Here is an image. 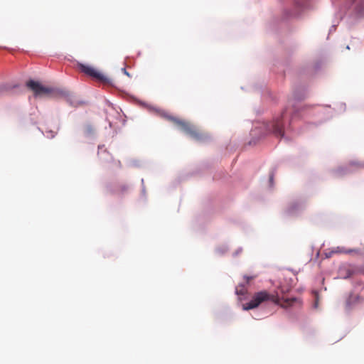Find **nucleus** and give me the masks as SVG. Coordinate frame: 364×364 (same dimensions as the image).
<instances>
[{"instance_id":"nucleus-1","label":"nucleus","mask_w":364,"mask_h":364,"mask_svg":"<svg viewBox=\"0 0 364 364\" xmlns=\"http://www.w3.org/2000/svg\"><path fill=\"white\" fill-rule=\"evenodd\" d=\"M266 301H272L275 304L280 305L283 308H287L291 306L296 301V299L294 297L280 298L277 292L275 294H271L267 291H261L255 293L249 302L243 304L242 309L247 311L255 309Z\"/></svg>"},{"instance_id":"nucleus-2","label":"nucleus","mask_w":364,"mask_h":364,"mask_svg":"<svg viewBox=\"0 0 364 364\" xmlns=\"http://www.w3.org/2000/svg\"><path fill=\"white\" fill-rule=\"evenodd\" d=\"M162 116L168 121L173 122L183 132L188 134L195 140L201 141L206 138L205 134L200 132L193 125L189 122L175 118L166 113H163Z\"/></svg>"},{"instance_id":"nucleus-3","label":"nucleus","mask_w":364,"mask_h":364,"mask_svg":"<svg viewBox=\"0 0 364 364\" xmlns=\"http://www.w3.org/2000/svg\"><path fill=\"white\" fill-rule=\"evenodd\" d=\"M77 66L80 70L85 73L86 75L105 83L108 82V79L103 74L95 70L93 67L80 63H78Z\"/></svg>"},{"instance_id":"nucleus-4","label":"nucleus","mask_w":364,"mask_h":364,"mask_svg":"<svg viewBox=\"0 0 364 364\" xmlns=\"http://www.w3.org/2000/svg\"><path fill=\"white\" fill-rule=\"evenodd\" d=\"M26 85L33 92L35 97L48 96L53 92L52 88L45 87L38 82H36L34 80L28 81Z\"/></svg>"},{"instance_id":"nucleus-5","label":"nucleus","mask_w":364,"mask_h":364,"mask_svg":"<svg viewBox=\"0 0 364 364\" xmlns=\"http://www.w3.org/2000/svg\"><path fill=\"white\" fill-rule=\"evenodd\" d=\"M284 114V113L282 114L281 118L277 119L272 123V131L274 135L278 137H282L284 136V125L282 122Z\"/></svg>"},{"instance_id":"nucleus-6","label":"nucleus","mask_w":364,"mask_h":364,"mask_svg":"<svg viewBox=\"0 0 364 364\" xmlns=\"http://www.w3.org/2000/svg\"><path fill=\"white\" fill-rule=\"evenodd\" d=\"M363 299L358 294H351L348 297L346 301V309L349 311L352 309L355 305L361 303Z\"/></svg>"},{"instance_id":"nucleus-7","label":"nucleus","mask_w":364,"mask_h":364,"mask_svg":"<svg viewBox=\"0 0 364 364\" xmlns=\"http://www.w3.org/2000/svg\"><path fill=\"white\" fill-rule=\"evenodd\" d=\"M355 273L354 269L350 265H344L339 269V275L343 279H348Z\"/></svg>"},{"instance_id":"nucleus-8","label":"nucleus","mask_w":364,"mask_h":364,"mask_svg":"<svg viewBox=\"0 0 364 364\" xmlns=\"http://www.w3.org/2000/svg\"><path fill=\"white\" fill-rule=\"evenodd\" d=\"M333 253H344V254H350V253H359V251L355 249H346L343 247H337L334 250H332Z\"/></svg>"},{"instance_id":"nucleus-9","label":"nucleus","mask_w":364,"mask_h":364,"mask_svg":"<svg viewBox=\"0 0 364 364\" xmlns=\"http://www.w3.org/2000/svg\"><path fill=\"white\" fill-rule=\"evenodd\" d=\"M246 292H247V289H246L245 285L240 284L236 287L235 293L237 295H244L246 294Z\"/></svg>"},{"instance_id":"nucleus-10","label":"nucleus","mask_w":364,"mask_h":364,"mask_svg":"<svg viewBox=\"0 0 364 364\" xmlns=\"http://www.w3.org/2000/svg\"><path fill=\"white\" fill-rule=\"evenodd\" d=\"M344 173L345 171L343 168H338L334 171L335 175L337 176H341Z\"/></svg>"},{"instance_id":"nucleus-11","label":"nucleus","mask_w":364,"mask_h":364,"mask_svg":"<svg viewBox=\"0 0 364 364\" xmlns=\"http://www.w3.org/2000/svg\"><path fill=\"white\" fill-rule=\"evenodd\" d=\"M255 277L245 276L244 278L246 280V283L248 284L251 279H253Z\"/></svg>"},{"instance_id":"nucleus-12","label":"nucleus","mask_w":364,"mask_h":364,"mask_svg":"<svg viewBox=\"0 0 364 364\" xmlns=\"http://www.w3.org/2000/svg\"><path fill=\"white\" fill-rule=\"evenodd\" d=\"M103 147H104V146H99V149H100V151L98 152V154H99V155H101V154H102V152H104V153H105V152L106 151L105 150H103V151H102V148H103Z\"/></svg>"},{"instance_id":"nucleus-13","label":"nucleus","mask_w":364,"mask_h":364,"mask_svg":"<svg viewBox=\"0 0 364 364\" xmlns=\"http://www.w3.org/2000/svg\"><path fill=\"white\" fill-rule=\"evenodd\" d=\"M280 290H281V292H282V293H285V292L289 291V289H283V288H282V287H281V288H280Z\"/></svg>"},{"instance_id":"nucleus-14","label":"nucleus","mask_w":364,"mask_h":364,"mask_svg":"<svg viewBox=\"0 0 364 364\" xmlns=\"http://www.w3.org/2000/svg\"><path fill=\"white\" fill-rule=\"evenodd\" d=\"M358 13H359L360 15H364V9H359V10H358Z\"/></svg>"},{"instance_id":"nucleus-15","label":"nucleus","mask_w":364,"mask_h":364,"mask_svg":"<svg viewBox=\"0 0 364 364\" xmlns=\"http://www.w3.org/2000/svg\"><path fill=\"white\" fill-rule=\"evenodd\" d=\"M273 176H274L273 174H271L270 176H269V181H270L271 183L272 182Z\"/></svg>"},{"instance_id":"nucleus-16","label":"nucleus","mask_w":364,"mask_h":364,"mask_svg":"<svg viewBox=\"0 0 364 364\" xmlns=\"http://www.w3.org/2000/svg\"><path fill=\"white\" fill-rule=\"evenodd\" d=\"M361 166L364 168V164Z\"/></svg>"}]
</instances>
